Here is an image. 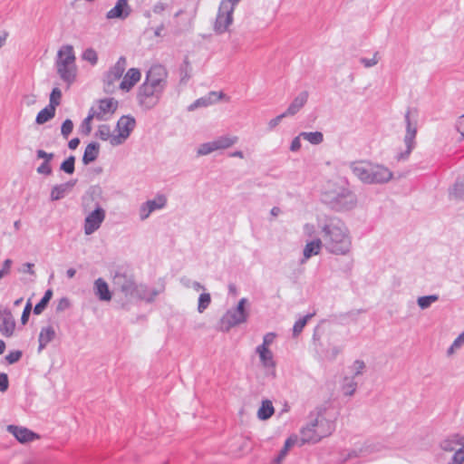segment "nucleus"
Returning <instances> with one entry per match:
<instances>
[{"mask_svg":"<svg viewBox=\"0 0 464 464\" xmlns=\"http://www.w3.org/2000/svg\"><path fill=\"white\" fill-rule=\"evenodd\" d=\"M324 249L332 255L349 256L353 249V237L346 224L336 217H324L318 220Z\"/></svg>","mask_w":464,"mask_h":464,"instance_id":"1","label":"nucleus"},{"mask_svg":"<svg viewBox=\"0 0 464 464\" xmlns=\"http://www.w3.org/2000/svg\"><path fill=\"white\" fill-rule=\"evenodd\" d=\"M321 199L336 212L348 211L357 205V197L348 180L342 177L327 180L321 189Z\"/></svg>","mask_w":464,"mask_h":464,"instance_id":"2","label":"nucleus"},{"mask_svg":"<svg viewBox=\"0 0 464 464\" xmlns=\"http://www.w3.org/2000/svg\"><path fill=\"white\" fill-rule=\"evenodd\" d=\"M335 429L334 420L326 413L319 411L310 415V420L301 430L302 443H317L330 436Z\"/></svg>","mask_w":464,"mask_h":464,"instance_id":"3","label":"nucleus"},{"mask_svg":"<svg viewBox=\"0 0 464 464\" xmlns=\"http://www.w3.org/2000/svg\"><path fill=\"white\" fill-rule=\"evenodd\" d=\"M55 68L59 77L70 86L76 79L77 65L73 47L63 45L57 52Z\"/></svg>","mask_w":464,"mask_h":464,"instance_id":"4","label":"nucleus"},{"mask_svg":"<svg viewBox=\"0 0 464 464\" xmlns=\"http://www.w3.org/2000/svg\"><path fill=\"white\" fill-rule=\"evenodd\" d=\"M112 283L114 287L126 296L137 297L150 302L159 295L158 291L149 290L143 285H136L130 276L124 274L117 273L113 277Z\"/></svg>","mask_w":464,"mask_h":464,"instance_id":"5","label":"nucleus"},{"mask_svg":"<svg viewBox=\"0 0 464 464\" xmlns=\"http://www.w3.org/2000/svg\"><path fill=\"white\" fill-rule=\"evenodd\" d=\"M237 5V0H222L219 4L213 30L217 34H222L229 31L234 17V10Z\"/></svg>","mask_w":464,"mask_h":464,"instance_id":"6","label":"nucleus"},{"mask_svg":"<svg viewBox=\"0 0 464 464\" xmlns=\"http://www.w3.org/2000/svg\"><path fill=\"white\" fill-rule=\"evenodd\" d=\"M248 301L241 298L236 308L228 310L220 319L219 328L222 332H228L232 327L247 321L248 312L246 309Z\"/></svg>","mask_w":464,"mask_h":464,"instance_id":"7","label":"nucleus"},{"mask_svg":"<svg viewBox=\"0 0 464 464\" xmlns=\"http://www.w3.org/2000/svg\"><path fill=\"white\" fill-rule=\"evenodd\" d=\"M404 121L406 124V132L403 139L405 150L396 155L397 160H404L408 159L416 144L415 138L418 129L417 117L413 115L411 110H408L405 113Z\"/></svg>","mask_w":464,"mask_h":464,"instance_id":"8","label":"nucleus"},{"mask_svg":"<svg viewBox=\"0 0 464 464\" xmlns=\"http://www.w3.org/2000/svg\"><path fill=\"white\" fill-rule=\"evenodd\" d=\"M118 108V102L113 98L99 100L92 106L89 112L97 121H108Z\"/></svg>","mask_w":464,"mask_h":464,"instance_id":"9","label":"nucleus"},{"mask_svg":"<svg viewBox=\"0 0 464 464\" xmlns=\"http://www.w3.org/2000/svg\"><path fill=\"white\" fill-rule=\"evenodd\" d=\"M106 217V211L99 204H96L93 210L88 212L83 222V232L86 236H91L96 232L103 223Z\"/></svg>","mask_w":464,"mask_h":464,"instance_id":"10","label":"nucleus"},{"mask_svg":"<svg viewBox=\"0 0 464 464\" xmlns=\"http://www.w3.org/2000/svg\"><path fill=\"white\" fill-rule=\"evenodd\" d=\"M135 127V120L130 116H122L116 125V136L111 140V146H119L125 142Z\"/></svg>","mask_w":464,"mask_h":464,"instance_id":"11","label":"nucleus"},{"mask_svg":"<svg viewBox=\"0 0 464 464\" xmlns=\"http://www.w3.org/2000/svg\"><path fill=\"white\" fill-rule=\"evenodd\" d=\"M161 94V92L150 87L148 84L142 83L139 87L137 100L142 108L150 110L159 103Z\"/></svg>","mask_w":464,"mask_h":464,"instance_id":"12","label":"nucleus"},{"mask_svg":"<svg viewBox=\"0 0 464 464\" xmlns=\"http://www.w3.org/2000/svg\"><path fill=\"white\" fill-rule=\"evenodd\" d=\"M167 202L168 199L164 194H157L153 198L143 202L138 211L140 220L145 221L153 212L163 209Z\"/></svg>","mask_w":464,"mask_h":464,"instance_id":"13","label":"nucleus"},{"mask_svg":"<svg viewBox=\"0 0 464 464\" xmlns=\"http://www.w3.org/2000/svg\"><path fill=\"white\" fill-rule=\"evenodd\" d=\"M166 78L167 72L165 69L162 66L156 65L149 70L143 83L162 93L166 87Z\"/></svg>","mask_w":464,"mask_h":464,"instance_id":"14","label":"nucleus"},{"mask_svg":"<svg viewBox=\"0 0 464 464\" xmlns=\"http://www.w3.org/2000/svg\"><path fill=\"white\" fill-rule=\"evenodd\" d=\"M127 66V61L126 58L121 56L119 58V60L116 62V63L110 68L108 72L105 75V90L107 92H111V86L113 85V83L117 81H119L126 69Z\"/></svg>","mask_w":464,"mask_h":464,"instance_id":"15","label":"nucleus"},{"mask_svg":"<svg viewBox=\"0 0 464 464\" xmlns=\"http://www.w3.org/2000/svg\"><path fill=\"white\" fill-rule=\"evenodd\" d=\"M256 353L259 357L260 364L267 372L275 375L276 362L270 348L256 346Z\"/></svg>","mask_w":464,"mask_h":464,"instance_id":"16","label":"nucleus"},{"mask_svg":"<svg viewBox=\"0 0 464 464\" xmlns=\"http://www.w3.org/2000/svg\"><path fill=\"white\" fill-rule=\"evenodd\" d=\"M370 184H383L389 182L393 174L390 169L383 165L372 163Z\"/></svg>","mask_w":464,"mask_h":464,"instance_id":"17","label":"nucleus"},{"mask_svg":"<svg viewBox=\"0 0 464 464\" xmlns=\"http://www.w3.org/2000/svg\"><path fill=\"white\" fill-rule=\"evenodd\" d=\"M353 173L362 183L370 184L372 162L369 161H356L353 162L350 166Z\"/></svg>","mask_w":464,"mask_h":464,"instance_id":"18","label":"nucleus"},{"mask_svg":"<svg viewBox=\"0 0 464 464\" xmlns=\"http://www.w3.org/2000/svg\"><path fill=\"white\" fill-rule=\"evenodd\" d=\"M7 430L21 443L31 442L39 438L36 433L24 427L8 425Z\"/></svg>","mask_w":464,"mask_h":464,"instance_id":"19","label":"nucleus"},{"mask_svg":"<svg viewBox=\"0 0 464 464\" xmlns=\"http://www.w3.org/2000/svg\"><path fill=\"white\" fill-rule=\"evenodd\" d=\"M15 329V322L10 311L5 310L0 315V333L5 337H11Z\"/></svg>","mask_w":464,"mask_h":464,"instance_id":"20","label":"nucleus"},{"mask_svg":"<svg viewBox=\"0 0 464 464\" xmlns=\"http://www.w3.org/2000/svg\"><path fill=\"white\" fill-rule=\"evenodd\" d=\"M131 12L127 0H118L115 6L107 12V19H125Z\"/></svg>","mask_w":464,"mask_h":464,"instance_id":"21","label":"nucleus"},{"mask_svg":"<svg viewBox=\"0 0 464 464\" xmlns=\"http://www.w3.org/2000/svg\"><path fill=\"white\" fill-rule=\"evenodd\" d=\"M141 74L139 69L130 68L120 82V89L129 92L140 80Z\"/></svg>","mask_w":464,"mask_h":464,"instance_id":"22","label":"nucleus"},{"mask_svg":"<svg viewBox=\"0 0 464 464\" xmlns=\"http://www.w3.org/2000/svg\"><path fill=\"white\" fill-rule=\"evenodd\" d=\"M308 92L303 91L301 92L290 103L286 111H285V115L294 116L295 115L307 102L308 100Z\"/></svg>","mask_w":464,"mask_h":464,"instance_id":"23","label":"nucleus"},{"mask_svg":"<svg viewBox=\"0 0 464 464\" xmlns=\"http://www.w3.org/2000/svg\"><path fill=\"white\" fill-rule=\"evenodd\" d=\"M56 336L55 329L53 325H46L41 328L38 336V352L41 353L49 343H51Z\"/></svg>","mask_w":464,"mask_h":464,"instance_id":"24","label":"nucleus"},{"mask_svg":"<svg viewBox=\"0 0 464 464\" xmlns=\"http://www.w3.org/2000/svg\"><path fill=\"white\" fill-rule=\"evenodd\" d=\"M76 180H70L68 182L55 185L51 190V199L53 201L63 198L75 186Z\"/></svg>","mask_w":464,"mask_h":464,"instance_id":"25","label":"nucleus"},{"mask_svg":"<svg viewBox=\"0 0 464 464\" xmlns=\"http://www.w3.org/2000/svg\"><path fill=\"white\" fill-rule=\"evenodd\" d=\"M322 247H324L322 238H315L307 242L303 250L304 258L302 259V263H304L313 256H317Z\"/></svg>","mask_w":464,"mask_h":464,"instance_id":"26","label":"nucleus"},{"mask_svg":"<svg viewBox=\"0 0 464 464\" xmlns=\"http://www.w3.org/2000/svg\"><path fill=\"white\" fill-rule=\"evenodd\" d=\"M225 94L220 92H210L207 96L198 99L194 103L189 106V110H194L198 107L209 106L219 100H221Z\"/></svg>","mask_w":464,"mask_h":464,"instance_id":"27","label":"nucleus"},{"mask_svg":"<svg viewBox=\"0 0 464 464\" xmlns=\"http://www.w3.org/2000/svg\"><path fill=\"white\" fill-rule=\"evenodd\" d=\"M93 290L99 300L106 302L111 300V294L109 290V285L102 278H98L94 281Z\"/></svg>","mask_w":464,"mask_h":464,"instance_id":"28","label":"nucleus"},{"mask_svg":"<svg viewBox=\"0 0 464 464\" xmlns=\"http://www.w3.org/2000/svg\"><path fill=\"white\" fill-rule=\"evenodd\" d=\"M440 447L445 451L457 450V447L464 448V435L454 434L440 443Z\"/></svg>","mask_w":464,"mask_h":464,"instance_id":"29","label":"nucleus"},{"mask_svg":"<svg viewBox=\"0 0 464 464\" xmlns=\"http://www.w3.org/2000/svg\"><path fill=\"white\" fill-rule=\"evenodd\" d=\"M218 150H223L231 148L238 142V137L231 134H225L214 139Z\"/></svg>","mask_w":464,"mask_h":464,"instance_id":"30","label":"nucleus"},{"mask_svg":"<svg viewBox=\"0 0 464 464\" xmlns=\"http://www.w3.org/2000/svg\"><path fill=\"white\" fill-rule=\"evenodd\" d=\"M100 145L96 142L89 143L84 150L82 156V162L84 165H88L93 162L99 155Z\"/></svg>","mask_w":464,"mask_h":464,"instance_id":"31","label":"nucleus"},{"mask_svg":"<svg viewBox=\"0 0 464 464\" xmlns=\"http://www.w3.org/2000/svg\"><path fill=\"white\" fill-rule=\"evenodd\" d=\"M274 411L272 402L269 400H265L257 411V418L263 420H267L274 414Z\"/></svg>","mask_w":464,"mask_h":464,"instance_id":"32","label":"nucleus"},{"mask_svg":"<svg viewBox=\"0 0 464 464\" xmlns=\"http://www.w3.org/2000/svg\"><path fill=\"white\" fill-rule=\"evenodd\" d=\"M54 115L55 109L53 106L48 105L38 112L35 121L38 124H44L53 119Z\"/></svg>","mask_w":464,"mask_h":464,"instance_id":"33","label":"nucleus"},{"mask_svg":"<svg viewBox=\"0 0 464 464\" xmlns=\"http://www.w3.org/2000/svg\"><path fill=\"white\" fill-rule=\"evenodd\" d=\"M95 136L102 140L109 141L111 145V140L116 134L112 133L111 127L107 124H102L99 126Z\"/></svg>","mask_w":464,"mask_h":464,"instance_id":"34","label":"nucleus"},{"mask_svg":"<svg viewBox=\"0 0 464 464\" xmlns=\"http://www.w3.org/2000/svg\"><path fill=\"white\" fill-rule=\"evenodd\" d=\"M300 136L313 145H318L324 140V135L321 131H303L300 133Z\"/></svg>","mask_w":464,"mask_h":464,"instance_id":"35","label":"nucleus"},{"mask_svg":"<svg viewBox=\"0 0 464 464\" xmlns=\"http://www.w3.org/2000/svg\"><path fill=\"white\" fill-rule=\"evenodd\" d=\"M215 151H218V150L214 140L198 145L196 150L197 156L198 157L208 156Z\"/></svg>","mask_w":464,"mask_h":464,"instance_id":"36","label":"nucleus"},{"mask_svg":"<svg viewBox=\"0 0 464 464\" xmlns=\"http://www.w3.org/2000/svg\"><path fill=\"white\" fill-rule=\"evenodd\" d=\"M53 296V291L51 289H48L45 291L43 298L40 300L38 304L34 308V313L35 314H41L45 307L47 306L48 303L50 302L51 298Z\"/></svg>","mask_w":464,"mask_h":464,"instance_id":"37","label":"nucleus"},{"mask_svg":"<svg viewBox=\"0 0 464 464\" xmlns=\"http://www.w3.org/2000/svg\"><path fill=\"white\" fill-rule=\"evenodd\" d=\"M439 300L437 295H424L417 299V304L420 309H428L433 303Z\"/></svg>","mask_w":464,"mask_h":464,"instance_id":"38","label":"nucleus"},{"mask_svg":"<svg viewBox=\"0 0 464 464\" xmlns=\"http://www.w3.org/2000/svg\"><path fill=\"white\" fill-rule=\"evenodd\" d=\"M464 346V331L453 341L452 344L447 350V355L452 356L456 352Z\"/></svg>","mask_w":464,"mask_h":464,"instance_id":"39","label":"nucleus"},{"mask_svg":"<svg viewBox=\"0 0 464 464\" xmlns=\"http://www.w3.org/2000/svg\"><path fill=\"white\" fill-rule=\"evenodd\" d=\"M314 316V314H306L305 316L300 318L299 320H297L295 324H294V327H293V335L295 337V336H298L304 327L306 325L307 322L309 319H311L312 317Z\"/></svg>","mask_w":464,"mask_h":464,"instance_id":"40","label":"nucleus"},{"mask_svg":"<svg viewBox=\"0 0 464 464\" xmlns=\"http://www.w3.org/2000/svg\"><path fill=\"white\" fill-rule=\"evenodd\" d=\"M211 296L208 293H203L199 295L198 301V312L202 314L210 304Z\"/></svg>","mask_w":464,"mask_h":464,"instance_id":"41","label":"nucleus"},{"mask_svg":"<svg viewBox=\"0 0 464 464\" xmlns=\"http://www.w3.org/2000/svg\"><path fill=\"white\" fill-rule=\"evenodd\" d=\"M82 58L92 65H95L98 62V54L93 48H87L84 50L82 54Z\"/></svg>","mask_w":464,"mask_h":464,"instance_id":"42","label":"nucleus"},{"mask_svg":"<svg viewBox=\"0 0 464 464\" xmlns=\"http://www.w3.org/2000/svg\"><path fill=\"white\" fill-rule=\"evenodd\" d=\"M357 388V383L352 378H345L343 385V392L344 395L352 396Z\"/></svg>","mask_w":464,"mask_h":464,"instance_id":"43","label":"nucleus"},{"mask_svg":"<svg viewBox=\"0 0 464 464\" xmlns=\"http://www.w3.org/2000/svg\"><path fill=\"white\" fill-rule=\"evenodd\" d=\"M74 156H70L61 164L60 169L67 174H72L74 172Z\"/></svg>","mask_w":464,"mask_h":464,"instance_id":"44","label":"nucleus"},{"mask_svg":"<svg viewBox=\"0 0 464 464\" xmlns=\"http://www.w3.org/2000/svg\"><path fill=\"white\" fill-rule=\"evenodd\" d=\"M92 120H95V118L89 112L80 126V130L82 134L89 135L91 133L92 129L91 122Z\"/></svg>","mask_w":464,"mask_h":464,"instance_id":"45","label":"nucleus"},{"mask_svg":"<svg viewBox=\"0 0 464 464\" xmlns=\"http://www.w3.org/2000/svg\"><path fill=\"white\" fill-rule=\"evenodd\" d=\"M61 98H62L61 90L57 87L53 88L50 94L49 105L53 106L55 109L60 104Z\"/></svg>","mask_w":464,"mask_h":464,"instance_id":"46","label":"nucleus"},{"mask_svg":"<svg viewBox=\"0 0 464 464\" xmlns=\"http://www.w3.org/2000/svg\"><path fill=\"white\" fill-rule=\"evenodd\" d=\"M295 440L292 438H289L285 440L284 448L281 450L278 457L276 459V463H280L282 459L285 457L287 454L289 449L294 445Z\"/></svg>","mask_w":464,"mask_h":464,"instance_id":"47","label":"nucleus"},{"mask_svg":"<svg viewBox=\"0 0 464 464\" xmlns=\"http://www.w3.org/2000/svg\"><path fill=\"white\" fill-rule=\"evenodd\" d=\"M360 63L365 68L373 67L379 63V54H378V53H375L372 58L362 57V58H360Z\"/></svg>","mask_w":464,"mask_h":464,"instance_id":"48","label":"nucleus"},{"mask_svg":"<svg viewBox=\"0 0 464 464\" xmlns=\"http://www.w3.org/2000/svg\"><path fill=\"white\" fill-rule=\"evenodd\" d=\"M450 194L456 198H461L464 195V182H456L450 191Z\"/></svg>","mask_w":464,"mask_h":464,"instance_id":"49","label":"nucleus"},{"mask_svg":"<svg viewBox=\"0 0 464 464\" xmlns=\"http://www.w3.org/2000/svg\"><path fill=\"white\" fill-rule=\"evenodd\" d=\"M351 370L354 376L362 375L365 370V363L362 360H356L351 366Z\"/></svg>","mask_w":464,"mask_h":464,"instance_id":"50","label":"nucleus"},{"mask_svg":"<svg viewBox=\"0 0 464 464\" xmlns=\"http://www.w3.org/2000/svg\"><path fill=\"white\" fill-rule=\"evenodd\" d=\"M72 129H73V123L71 120L67 119L65 120L63 124H62V128H61V132H62V135L67 139L68 136L70 135V133L72 131Z\"/></svg>","mask_w":464,"mask_h":464,"instance_id":"51","label":"nucleus"},{"mask_svg":"<svg viewBox=\"0 0 464 464\" xmlns=\"http://www.w3.org/2000/svg\"><path fill=\"white\" fill-rule=\"evenodd\" d=\"M343 349L341 346H333L325 352L324 357L327 360H334L341 353Z\"/></svg>","mask_w":464,"mask_h":464,"instance_id":"52","label":"nucleus"},{"mask_svg":"<svg viewBox=\"0 0 464 464\" xmlns=\"http://www.w3.org/2000/svg\"><path fill=\"white\" fill-rule=\"evenodd\" d=\"M70 306H71V302H70L69 298L62 297L61 299H59V301L56 304V312L62 313V312L69 309Z\"/></svg>","mask_w":464,"mask_h":464,"instance_id":"53","label":"nucleus"},{"mask_svg":"<svg viewBox=\"0 0 464 464\" xmlns=\"http://www.w3.org/2000/svg\"><path fill=\"white\" fill-rule=\"evenodd\" d=\"M464 462V449L459 448L455 451L451 461L449 464H463Z\"/></svg>","mask_w":464,"mask_h":464,"instance_id":"54","label":"nucleus"},{"mask_svg":"<svg viewBox=\"0 0 464 464\" xmlns=\"http://www.w3.org/2000/svg\"><path fill=\"white\" fill-rule=\"evenodd\" d=\"M276 334L275 333H267L263 337V342L259 346H264L265 348H269V346L274 343Z\"/></svg>","mask_w":464,"mask_h":464,"instance_id":"55","label":"nucleus"},{"mask_svg":"<svg viewBox=\"0 0 464 464\" xmlns=\"http://www.w3.org/2000/svg\"><path fill=\"white\" fill-rule=\"evenodd\" d=\"M32 311V304L30 301L27 302L25 304L22 316H21V323L22 324H26L30 316Z\"/></svg>","mask_w":464,"mask_h":464,"instance_id":"56","label":"nucleus"},{"mask_svg":"<svg viewBox=\"0 0 464 464\" xmlns=\"http://www.w3.org/2000/svg\"><path fill=\"white\" fill-rule=\"evenodd\" d=\"M22 357V352L20 351H14L9 353L5 356V360L8 362V363L13 364L20 360Z\"/></svg>","mask_w":464,"mask_h":464,"instance_id":"57","label":"nucleus"},{"mask_svg":"<svg viewBox=\"0 0 464 464\" xmlns=\"http://www.w3.org/2000/svg\"><path fill=\"white\" fill-rule=\"evenodd\" d=\"M285 117H287V115H285V112H283V113L279 114L278 116H276V117H275V118L271 119V120L268 121V123H267L268 129H269L270 130H274V129H275V128H276V126L281 122V121H282L284 118H285Z\"/></svg>","mask_w":464,"mask_h":464,"instance_id":"58","label":"nucleus"},{"mask_svg":"<svg viewBox=\"0 0 464 464\" xmlns=\"http://www.w3.org/2000/svg\"><path fill=\"white\" fill-rule=\"evenodd\" d=\"M36 155L38 159H44V162L51 163L53 160L54 154L53 153H48L43 150H38L36 151Z\"/></svg>","mask_w":464,"mask_h":464,"instance_id":"59","label":"nucleus"},{"mask_svg":"<svg viewBox=\"0 0 464 464\" xmlns=\"http://www.w3.org/2000/svg\"><path fill=\"white\" fill-rule=\"evenodd\" d=\"M37 173L43 175H50L52 173L51 164L48 162H43L36 169Z\"/></svg>","mask_w":464,"mask_h":464,"instance_id":"60","label":"nucleus"},{"mask_svg":"<svg viewBox=\"0 0 464 464\" xmlns=\"http://www.w3.org/2000/svg\"><path fill=\"white\" fill-rule=\"evenodd\" d=\"M301 138L300 134L296 136L291 142L290 150L293 152H296L301 149Z\"/></svg>","mask_w":464,"mask_h":464,"instance_id":"61","label":"nucleus"},{"mask_svg":"<svg viewBox=\"0 0 464 464\" xmlns=\"http://www.w3.org/2000/svg\"><path fill=\"white\" fill-rule=\"evenodd\" d=\"M8 389V377L5 373H0V392H4Z\"/></svg>","mask_w":464,"mask_h":464,"instance_id":"62","label":"nucleus"},{"mask_svg":"<svg viewBox=\"0 0 464 464\" xmlns=\"http://www.w3.org/2000/svg\"><path fill=\"white\" fill-rule=\"evenodd\" d=\"M304 234L307 237H313L315 233V228L313 224L306 223L304 227Z\"/></svg>","mask_w":464,"mask_h":464,"instance_id":"63","label":"nucleus"},{"mask_svg":"<svg viewBox=\"0 0 464 464\" xmlns=\"http://www.w3.org/2000/svg\"><path fill=\"white\" fill-rule=\"evenodd\" d=\"M456 129L464 138V114L458 119L456 122Z\"/></svg>","mask_w":464,"mask_h":464,"instance_id":"64","label":"nucleus"}]
</instances>
